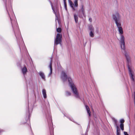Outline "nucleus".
Returning <instances> with one entry per match:
<instances>
[{"label":"nucleus","mask_w":135,"mask_h":135,"mask_svg":"<svg viewBox=\"0 0 135 135\" xmlns=\"http://www.w3.org/2000/svg\"><path fill=\"white\" fill-rule=\"evenodd\" d=\"M113 19L115 22L116 26L118 29L119 33L120 34V38L119 40V44L122 50V52L126 57L128 64V67L129 71V73L132 83H134V75L132 73L131 69L129 66V64L130 62V57L128 52H126L125 50V46L124 37L122 35L123 32L122 27L121 16L118 12H116L113 15Z\"/></svg>","instance_id":"nucleus-1"},{"label":"nucleus","mask_w":135,"mask_h":135,"mask_svg":"<svg viewBox=\"0 0 135 135\" xmlns=\"http://www.w3.org/2000/svg\"><path fill=\"white\" fill-rule=\"evenodd\" d=\"M124 122V120L123 119H121L120 120V123L123 124Z\"/></svg>","instance_id":"nucleus-28"},{"label":"nucleus","mask_w":135,"mask_h":135,"mask_svg":"<svg viewBox=\"0 0 135 135\" xmlns=\"http://www.w3.org/2000/svg\"><path fill=\"white\" fill-rule=\"evenodd\" d=\"M65 116H66L64 114ZM66 117L68 118L70 121H72L73 122H75V121H74V119L71 117H70L69 116H66Z\"/></svg>","instance_id":"nucleus-21"},{"label":"nucleus","mask_w":135,"mask_h":135,"mask_svg":"<svg viewBox=\"0 0 135 135\" xmlns=\"http://www.w3.org/2000/svg\"><path fill=\"white\" fill-rule=\"evenodd\" d=\"M57 32H58L60 33L61 31V29L60 28H58L56 29Z\"/></svg>","instance_id":"nucleus-27"},{"label":"nucleus","mask_w":135,"mask_h":135,"mask_svg":"<svg viewBox=\"0 0 135 135\" xmlns=\"http://www.w3.org/2000/svg\"><path fill=\"white\" fill-rule=\"evenodd\" d=\"M112 119L114 122V126L116 127L117 135H120V130L118 125L117 120L114 117L112 118Z\"/></svg>","instance_id":"nucleus-7"},{"label":"nucleus","mask_w":135,"mask_h":135,"mask_svg":"<svg viewBox=\"0 0 135 135\" xmlns=\"http://www.w3.org/2000/svg\"><path fill=\"white\" fill-rule=\"evenodd\" d=\"M74 6L75 7H77L78 6V0H75L74 2Z\"/></svg>","instance_id":"nucleus-26"},{"label":"nucleus","mask_w":135,"mask_h":135,"mask_svg":"<svg viewBox=\"0 0 135 135\" xmlns=\"http://www.w3.org/2000/svg\"><path fill=\"white\" fill-rule=\"evenodd\" d=\"M52 124V123H51L50 124L51 127H49V129L50 130V133L51 135H54V130L53 129H52V127L51 126V125Z\"/></svg>","instance_id":"nucleus-17"},{"label":"nucleus","mask_w":135,"mask_h":135,"mask_svg":"<svg viewBox=\"0 0 135 135\" xmlns=\"http://www.w3.org/2000/svg\"><path fill=\"white\" fill-rule=\"evenodd\" d=\"M6 10H7V12L8 13V15H9V13L8 12V9H7V7H6Z\"/></svg>","instance_id":"nucleus-35"},{"label":"nucleus","mask_w":135,"mask_h":135,"mask_svg":"<svg viewBox=\"0 0 135 135\" xmlns=\"http://www.w3.org/2000/svg\"><path fill=\"white\" fill-rule=\"evenodd\" d=\"M27 52V53L26 52V55H27V56H28V53Z\"/></svg>","instance_id":"nucleus-39"},{"label":"nucleus","mask_w":135,"mask_h":135,"mask_svg":"<svg viewBox=\"0 0 135 135\" xmlns=\"http://www.w3.org/2000/svg\"><path fill=\"white\" fill-rule=\"evenodd\" d=\"M81 11L83 15V16L84 17L85 16V12L84 10V6L83 5H82L81 6Z\"/></svg>","instance_id":"nucleus-18"},{"label":"nucleus","mask_w":135,"mask_h":135,"mask_svg":"<svg viewBox=\"0 0 135 135\" xmlns=\"http://www.w3.org/2000/svg\"><path fill=\"white\" fill-rule=\"evenodd\" d=\"M134 116H135V115H134Z\"/></svg>","instance_id":"nucleus-40"},{"label":"nucleus","mask_w":135,"mask_h":135,"mask_svg":"<svg viewBox=\"0 0 135 135\" xmlns=\"http://www.w3.org/2000/svg\"><path fill=\"white\" fill-rule=\"evenodd\" d=\"M62 41V35L61 34L58 33L56 38L55 39L54 46H56L59 44H61Z\"/></svg>","instance_id":"nucleus-6"},{"label":"nucleus","mask_w":135,"mask_h":135,"mask_svg":"<svg viewBox=\"0 0 135 135\" xmlns=\"http://www.w3.org/2000/svg\"><path fill=\"white\" fill-rule=\"evenodd\" d=\"M20 51L21 53L23 51L24 52L27 53V50L24 44L22 43L21 45H19Z\"/></svg>","instance_id":"nucleus-9"},{"label":"nucleus","mask_w":135,"mask_h":135,"mask_svg":"<svg viewBox=\"0 0 135 135\" xmlns=\"http://www.w3.org/2000/svg\"><path fill=\"white\" fill-rule=\"evenodd\" d=\"M88 129H87L86 130V132H88Z\"/></svg>","instance_id":"nucleus-38"},{"label":"nucleus","mask_w":135,"mask_h":135,"mask_svg":"<svg viewBox=\"0 0 135 135\" xmlns=\"http://www.w3.org/2000/svg\"><path fill=\"white\" fill-rule=\"evenodd\" d=\"M64 7L66 10H67V4L66 2V0H63Z\"/></svg>","instance_id":"nucleus-24"},{"label":"nucleus","mask_w":135,"mask_h":135,"mask_svg":"<svg viewBox=\"0 0 135 135\" xmlns=\"http://www.w3.org/2000/svg\"><path fill=\"white\" fill-rule=\"evenodd\" d=\"M85 107L88 113L89 114V116H90L91 115V112L88 106L86 105H85Z\"/></svg>","instance_id":"nucleus-15"},{"label":"nucleus","mask_w":135,"mask_h":135,"mask_svg":"<svg viewBox=\"0 0 135 135\" xmlns=\"http://www.w3.org/2000/svg\"><path fill=\"white\" fill-rule=\"evenodd\" d=\"M38 73L42 79L45 81L46 79L45 76L43 72L41 71L39 72Z\"/></svg>","instance_id":"nucleus-12"},{"label":"nucleus","mask_w":135,"mask_h":135,"mask_svg":"<svg viewBox=\"0 0 135 135\" xmlns=\"http://www.w3.org/2000/svg\"><path fill=\"white\" fill-rule=\"evenodd\" d=\"M86 42H85V43H84V46H85V45H86Z\"/></svg>","instance_id":"nucleus-37"},{"label":"nucleus","mask_w":135,"mask_h":135,"mask_svg":"<svg viewBox=\"0 0 135 135\" xmlns=\"http://www.w3.org/2000/svg\"><path fill=\"white\" fill-rule=\"evenodd\" d=\"M10 18L11 19V23L12 24V28L13 30V31L14 32V34L17 40V42H18V39H22V37H21V34L20 33V32L19 29V28L18 26H17V24H16V31H15L14 29V25H13L12 23V22H15V21H13L12 20V18L11 17H10Z\"/></svg>","instance_id":"nucleus-4"},{"label":"nucleus","mask_w":135,"mask_h":135,"mask_svg":"<svg viewBox=\"0 0 135 135\" xmlns=\"http://www.w3.org/2000/svg\"><path fill=\"white\" fill-rule=\"evenodd\" d=\"M49 107L50 104L48 101L43 104L42 106V110L43 115L47 119L48 118L49 119L51 118H50V114L47 110L48 109Z\"/></svg>","instance_id":"nucleus-3"},{"label":"nucleus","mask_w":135,"mask_h":135,"mask_svg":"<svg viewBox=\"0 0 135 135\" xmlns=\"http://www.w3.org/2000/svg\"><path fill=\"white\" fill-rule=\"evenodd\" d=\"M93 32L94 31H90L89 33V35L91 37H93L94 36Z\"/></svg>","instance_id":"nucleus-25"},{"label":"nucleus","mask_w":135,"mask_h":135,"mask_svg":"<svg viewBox=\"0 0 135 135\" xmlns=\"http://www.w3.org/2000/svg\"><path fill=\"white\" fill-rule=\"evenodd\" d=\"M33 109V105H31L30 106H29V103H28V107L27 108V112L26 113L27 115H28V117H27L26 119V121L25 122H21V124H24L26 123L27 122V120L29 119V118L31 113H32Z\"/></svg>","instance_id":"nucleus-5"},{"label":"nucleus","mask_w":135,"mask_h":135,"mask_svg":"<svg viewBox=\"0 0 135 135\" xmlns=\"http://www.w3.org/2000/svg\"><path fill=\"white\" fill-rule=\"evenodd\" d=\"M52 59H51L50 62V65L49 66V67L50 68V73L48 74V76H51L52 73Z\"/></svg>","instance_id":"nucleus-11"},{"label":"nucleus","mask_w":135,"mask_h":135,"mask_svg":"<svg viewBox=\"0 0 135 135\" xmlns=\"http://www.w3.org/2000/svg\"><path fill=\"white\" fill-rule=\"evenodd\" d=\"M74 18L75 22L77 23L78 22V17L77 15L75 14L74 15Z\"/></svg>","instance_id":"nucleus-19"},{"label":"nucleus","mask_w":135,"mask_h":135,"mask_svg":"<svg viewBox=\"0 0 135 135\" xmlns=\"http://www.w3.org/2000/svg\"><path fill=\"white\" fill-rule=\"evenodd\" d=\"M4 2L5 3V4H6L7 0H3Z\"/></svg>","instance_id":"nucleus-34"},{"label":"nucleus","mask_w":135,"mask_h":135,"mask_svg":"<svg viewBox=\"0 0 135 135\" xmlns=\"http://www.w3.org/2000/svg\"><path fill=\"white\" fill-rule=\"evenodd\" d=\"M58 67L59 69H61L62 68V66L60 64H58Z\"/></svg>","instance_id":"nucleus-30"},{"label":"nucleus","mask_w":135,"mask_h":135,"mask_svg":"<svg viewBox=\"0 0 135 135\" xmlns=\"http://www.w3.org/2000/svg\"><path fill=\"white\" fill-rule=\"evenodd\" d=\"M42 93L43 95L44 98L45 99L47 98V95L46 94V91L45 89H43L42 90Z\"/></svg>","instance_id":"nucleus-14"},{"label":"nucleus","mask_w":135,"mask_h":135,"mask_svg":"<svg viewBox=\"0 0 135 135\" xmlns=\"http://www.w3.org/2000/svg\"><path fill=\"white\" fill-rule=\"evenodd\" d=\"M82 135H84V134H83ZM84 135H88L87 132H86L85 133V134Z\"/></svg>","instance_id":"nucleus-36"},{"label":"nucleus","mask_w":135,"mask_h":135,"mask_svg":"<svg viewBox=\"0 0 135 135\" xmlns=\"http://www.w3.org/2000/svg\"><path fill=\"white\" fill-rule=\"evenodd\" d=\"M68 1L70 7L74 10H75V9L74 7V4L72 2L71 0H68Z\"/></svg>","instance_id":"nucleus-16"},{"label":"nucleus","mask_w":135,"mask_h":135,"mask_svg":"<svg viewBox=\"0 0 135 135\" xmlns=\"http://www.w3.org/2000/svg\"><path fill=\"white\" fill-rule=\"evenodd\" d=\"M89 21L90 22H91L92 21V18H89Z\"/></svg>","instance_id":"nucleus-33"},{"label":"nucleus","mask_w":135,"mask_h":135,"mask_svg":"<svg viewBox=\"0 0 135 135\" xmlns=\"http://www.w3.org/2000/svg\"><path fill=\"white\" fill-rule=\"evenodd\" d=\"M124 124L120 123V127L122 131H123L124 129Z\"/></svg>","instance_id":"nucleus-23"},{"label":"nucleus","mask_w":135,"mask_h":135,"mask_svg":"<svg viewBox=\"0 0 135 135\" xmlns=\"http://www.w3.org/2000/svg\"><path fill=\"white\" fill-rule=\"evenodd\" d=\"M88 28L89 30H90V31H94V28L91 25H90L89 26Z\"/></svg>","instance_id":"nucleus-20"},{"label":"nucleus","mask_w":135,"mask_h":135,"mask_svg":"<svg viewBox=\"0 0 135 135\" xmlns=\"http://www.w3.org/2000/svg\"><path fill=\"white\" fill-rule=\"evenodd\" d=\"M133 96H134V106L135 107V92H134Z\"/></svg>","instance_id":"nucleus-31"},{"label":"nucleus","mask_w":135,"mask_h":135,"mask_svg":"<svg viewBox=\"0 0 135 135\" xmlns=\"http://www.w3.org/2000/svg\"><path fill=\"white\" fill-rule=\"evenodd\" d=\"M71 94V93L70 92L68 91H66V96H70Z\"/></svg>","instance_id":"nucleus-22"},{"label":"nucleus","mask_w":135,"mask_h":135,"mask_svg":"<svg viewBox=\"0 0 135 135\" xmlns=\"http://www.w3.org/2000/svg\"><path fill=\"white\" fill-rule=\"evenodd\" d=\"M21 71L23 75L25 76V75L26 74L27 71V69L25 65L23 66V67H22L21 68Z\"/></svg>","instance_id":"nucleus-10"},{"label":"nucleus","mask_w":135,"mask_h":135,"mask_svg":"<svg viewBox=\"0 0 135 135\" xmlns=\"http://www.w3.org/2000/svg\"><path fill=\"white\" fill-rule=\"evenodd\" d=\"M70 77H68L66 73L64 71H62L61 72V78L64 82L66 81L67 79H68Z\"/></svg>","instance_id":"nucleus-8"},{"label":"nucleus","mask_w":135,"mask_h":135,"mask_svg":"<svg viewBox=\"0 0 135 135\" xmlns=\"http://www.w3.org/2000/svg\"><path fill=\"white\" fill-rule=\"evenodd\" d=\"M50 3H51V7H52V9L53 11V12H54V13L55 14V16H56L55 20H56H56H57L59 22V20L58 19V17L57 16V15L56 14V12L55 10H54V8H53V7H52V3L51 2H50Z\"/></svg>","instance_id":"nucleus-13"},{"label":"nucleus","mask_w":135,"mask_h":135,"mask_svg":"<svg viewBox=\"0 0 135 135\" xmlns=\"http://www.w3.org/2000/svg\"><path fill=\"white\" fill-rule=\"evenodd\" d=\"M4 131H5L4 130L0 128V135L1 133L4 132Z\"/></svg>","instance_id":"nucleus-29"},{"label":"nucleus","mask_w":135,"mask_h":135,"mask_svg":"<svg viewBox=\"0 0 135 135\" xmlns=\"http://www.w3.org/2000/svg\"><path fill=\"white\" fill-rule=\"evenodd\" d=\"M68 82L69 86L74 97L80 99L78 91L75 85L73 82L71 78H68Z\"/></svg>","instance_id":"nucleus-2"},{"label":"nucleus","mask_w":135,"mask_h":135,"mask_svg":"<svg viewBox=\"0 0 135 135\" xmlns=\"http://www.w3.org/2000/svg\"><path fill=\"white\" fill-rule=\"evenodd\" d=\"M124 135H128V134L127 133V132H124Z\"/></svg>","instance_id":"nucleus-32"}]
</instances>
